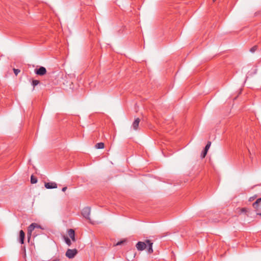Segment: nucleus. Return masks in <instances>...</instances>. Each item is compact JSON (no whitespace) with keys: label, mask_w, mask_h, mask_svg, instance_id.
<instances>
[{"label":"nucleus","mask_w":261,"mask_h":261,"mask_svg":"<svg viewBox=\"0 0 261 261\" xmlns=\"http://www.w3.org/2000/svg\"><path fill=\"white\" fill-rule=\"evenodd\" d=\"M152 244L153 243L150 240H146L145 243L143 242H138L136 244V247L138 250L143 251L148 246V252L149 253H151L153 252Z\"/></svg>","instance_id":"f257e3e1"},{"label":"nucleus","mask_w":261,"mask_h":261,"mask_svg":"<svg viewBox=\"0 0 261 261\" xmlns=\"http://www.w3.org/2000/svg\"><path fill=\"white\" fill-rule=\"evenodd\" d=\"M35 228H41V226L35 223H32L28 228V241H30L31 236H32V231L35 229Z\"/></svg>","instance_id":"f03ea898"},{"label":"nucleus","mask_w":261,"mask_h":261,"mask_svg":"<svg viewBox=\"0 0 261 261\" xmlns=\"http://www.w3.org/2000/svg\"><path fill=\"white\" fill-rule=\"evenodd\" d=\"M91 208L90 207H84L82 212L83 216L86 219L90 220V215Z\"/></svg>","instance_id":"7ed1b4c3"},{"label":"nucleus","mask_w":261,"mask_h":261,"mask_svg":"<svg viewBox=\"0 0 261 261\" xmlns=\"http://www.w3.org/2000/svg\"><path fill=\"white\" fill-rule=\"evenodd\" d=\"M77 253V251L76 249H68L66 252L65 255L68 258H73Z\"/></svg>","instance_id":"20e7f679"},{"label":"nucleus","mask_w":261,"mask_h":261,"mask_svg":"<svg viewBox=\"0 0 261 261\" xmlns=\"http://www.w3.org/2000/svg\"><path fill=\"white\" fill-rule=\"evenodd\" d=\"M36 74L42 76L46 73V69L44 67L40 66L39 68H36L34 70Z\"/></svg>","instance_id":"39448f33"},{"label":"nucleus","mask_w":261,"mask_h":261,"mask_svg":"<svg viewBox=\"0 0 261 261\" xmlns=\"http://www.w3.org/2000/svg\"><path fill=\"white\" fill-rule=\"evenodd\" d=\"M45 187L47 189H56L57 188V184L55 182H45Z\"/></svg>","instance_id":"423d86ee"},{"label":"nucleus","mask_w":261,"mask_h":261,"mask_svg":"<svg viewBox=\"0 0 261 261\" xmlns=\"http://www.w3.org/2000/svg\"><path fill=\"white\" fill-rule=\"evenodd\" d=\"M211 145V142L208 141L201 153V157L202 158H204L205 156V155H206L207 151L209 149Z\"/></svg>","instance_id":"0eeeda50"},{"label":"nucleus","mask_w":261,"mask_h":261,"mask_svg":"<svg viewBox=\"0 0 261 261\" xmlns=\"http://www.w3.org/2000/svg\"><path fill=\"white\" fill-rule=\"evenodd\" d=\"M140 121V119L139 118L135 119L132 124V127L134 130H138L139 128V125Z\"/></svg>","instance_id":"6e6552de"},{"label":"nucleus","mask_w":261,"mask_h":261,"mask_svg":"<svg viewBox=\"0 0 261 261\" xmlns=\"http://www.w3.org/2000/svg\"><path fill=\"white\" fill-rule=\"evenodd\" d=\"M24 238H25V233L22 230H21L19 231V241L21 244H24Z\"/></svg>","instance_id":"1a4fd4ad"},{"label":"nucleus","mask_w":261,"mask_h":261,"mask_svg":"<svg viewBox=\"0 0 261 261\" xmlns=\"http://www.w3.org/2000/svg\"><path fill=\"white\" fill-rule=\"evenodd\" d=\"M261 201V198L257 199L255 202L253 203V206L254 208L257 210L259 207V203Z\"/></svg>","instance_id":"9d476101"},{"label":"nucleus","mask_w":261,"mask_h":261,"mask_svg":"<svg viewBox=\"0 0 261 261\" xmlns=\"http://www.w3.org/2000/svg\"><path fill=\"white\" fill-rule=\"evenodd\" d=\"M105 147V144L102 142H99L95 145V147L97 149H102Z\"/></svg>","instance_id":"9b49d317"},{"label":"nucleus","mask_w":261,"mask_h":261,"mask_svg":"<svg viewBox=\"0 0 261 261\" xmlns=\"http://www.w3.org/2000/svg\"><path fill=\"white\" fill-rule=\"evenodd\" d=\"M64 241H65V243H66V244L68 246H71V240L68 237H65V236H64Z\"/></svg>","instance_id":"f8f14e48"},{"label":"nucleus","mask_w":261,"mask_h":261,"mask_svg":"<svg viewBox=\"0 0 261 261\" xmlns=\"http://www.w3.org/2000/svg\"><path fill=\"white\" fill-rule=\"evenodd\" d=\"M68 234L69 237H73L75 235V231L72 229H69L68 230Z\"/></svg>","instance_id":"ddd939ff"},{"label":"nucleus","mask_w":261,"mask_h":261,"mask_svg":"<svg viewBox=\"0 0 261 261\" xmlns=\"http://www.w3.org/2000/svg\"><path fill=\"white\" fill-rule=\"evenodd\" d=\"M37 178L35 176L33 175H31V182L33 184H36L37 182Z\"/></svg>","instance_id":"4468645a"},{"label":"nucleus","mask_w":261,"mask_h":261,"mask_svg":"<svg viewBox=\"0 0 261 261\" xmlns=\"http://www.w3.org/2000/svg\"><path fill=\"white\" fill-rule=\"evenodd\" d=\"M39 83H40L39 81L37 80H33L32 82V85L33 86V88H34V87L35 86H36L37 85H38Z\"/></svg>","instance_id":"2eb2a0df"},{"label":"nucleus","mask_w":261,"mask_h":261,"mask_svg":"<svg viewBox=\"0 0 261 261\" xmlns=\"http://www.w3.org/2000/svg\"><path fill=\"white\" fill-rule=\"evenodd\" d=\"M257 45H255L254 46H253L252 47H251L250 49V51L252 53H254L257 49Z\"/></svg>","instance_id":"dca6fc26"},{"label":"nucleus","mask_w":261,"mask_h":261,"mask_svg":"<svg viewBox=\"0 0 261 261\" xmlns=\"http://www.w3.org/2000/svg\"><path fill=\"white\" fill-rule=\"evenodd\" d=\"M13 71L16 75H17L18 74V73H19L20 71L19 69L15 68L13 69Z\"/></svg>","instance_id":"f3484780"},{"label":"nucleus","mask_w":261,"mask_h":261,"mask_svg":"<svg viewBox=\"0 0 261 261\" xmlns=\"http://www.w3.org/2000/svg\"><path fill=\"white\" fill-rule=\"evenodd\" d=\"M60 258L58 256V257H56L54 258V259H53L51 261H60Z\"/></svg>","instance_id":"a211bd4d"},{"label":"nucleus","mask_w":261,"mask_h":261,"mask_svg":"<svg viewBox=\"0 0 261 261\" xmlns=\"http://www.w3.org/2000/svg\"><path fill=\"white\" fill-rule=\"evenodd\" d=\"M241 212L242 213H246L247 212V210L246 208H242L241 210Z\"/></svg>","instance_id":"6ab92c4d"},{"label":"nucleus","mask_w":261,"mask_h":261,"mask_svg":"<svg viewBox=\"0 0 261 261\" xmlns=\"http://www.w3.org/2000/svg\"><path fill=\"white\" fill-rule=\"evenodd\" d=\"M123 243V241H119L117 243V244H116V246H118V245H120L121 244H122V243Z\"/></svg>","instance_id":"aec40b11"},{"label":"nucleus","mask_w":261,"mask_h":261,"mask_svg":"<svg viewBox=\"0 0 261 261\" xmlns=\"http://www.w3.org/2000/svg\"><path fill=\"white\" fill-rule=\"evenodd\" d=\"M73 242L75 241V235L73 237H70Z\"/></svg>","instance_id":"412c9836"},{"label":"nucleus","mask_w":261,"mask_h":261,"mask_svg":"<svg viewBox=\"0 0 261 261\" xmlns=\"http://www.w3.org/2000/svg\"><path fill=\"white\" fill-rule=\"evenodd\" d=\"M67 187H63V188H62V191L63 192H65V191H66V190H67Z\"/></svg>","instance_id":"4be33fe9"},{"label":"nucleus","mask_w":261,"mask_h":261,"mask_svg":"<svg viewBox=\"0 0 261 261\" xmlns=\"http://www.w3.org/2000/svg\"><path fill=\"white\" fill-rule=\"evenodd\" d=\"M257 215L261 216V213H257Z\"/></svg>","instance_id":"5701e85b"},{"label":"nucleus","mask_w":261,"mask_h":261,"mask_svg":"<svg viewBox=\"0 0 261 261\" xmlns=\"http://www.w3.org/2000/svg\"><path fill=\"white\" fill-rule=\"evenodd\" d=\"M216 1V0H213V1H214H214Z\"/></svg>","instance_id":"b1692460"}]
</instances>
